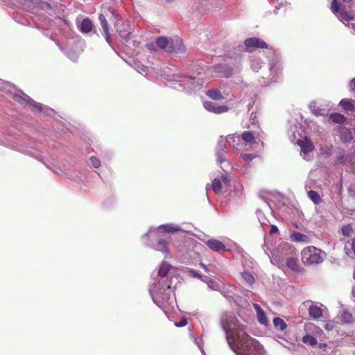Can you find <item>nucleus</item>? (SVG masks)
<instances>
[{
	"label": "nucleus",
	"instance_id": "f257e3e1",
	"mask_svg": "<svg viewBox=\"0 0 355 355\" xmlns=\"http://www.w3.org/2000/svg\"><path fill=\"white\" fill-rule=\"evenodd\" d=\"M220 324L230 347L236 355H266L263 346L245 332V322L239 321L233 313H223Z\"/></svg>",
	"mask_w": 355,
	"mask_h": 355
},
{
	"label": "nucleus",
	"instance_id": "f03ea898",
	"mask_svg": "<svg viewBox=\"0 0 355 355\" xmlns=\"http://www.w3.org/2000/svg\"><path fill=\"white\" fill-rule=\"evenodd\" d=\"M172 266L163 262L157 271L152 273L155 282L150 285L149 292L155 304L164 312L173 308L175 304L173 291V277Z\"/></svg>",
	"mask_w": 355,
	"mask_h": 355
},
{
	"label": "nucleus",
	"instance_id": "7ed1b4c3",
	"mask_svg": "<svg viewBox=\"0 0 355 355\" xmlns=\"http://www.w3.org/2000/svg\"><path fill=\"white\" fill-rule=\"evenodd\" d=\"M182 230L180 225L174 223H167L160 225L157 227H151L148 232L144 236L148 241H146V244L155 249L156 250L167 254L168 252V243L159 238L160 234L162 232L174 233Z\"/></svg>",
	"mask_w": 355,
	"mask_h": 355
},
{
	"label": "nucleus",
	"instance_id": "20e7f679",
	"mask_svg": "<svg viewBox=\"0 0 355 355\" xmlns=\"http://www.w3.org/2000/svg\"><path fill=\"white\" fill-rule=\"evenodd\" d=\"M326 257V253L314 246H309L302 251V261L305 266L321 263Z\"/></svg>",
	"mask_w": 355,
	"mask_h": 355
},
{
	"label": "nucleus",
	"instance_id": "39448f33",
	"mask_svg": "<svg viewBox=\"0 0 355 355\" xmlns=\"http://www.w3.org/2000/svg\"><path fill=\"white\" fill-rule=\"evenodd\" d=\"M294 252V248L288 243L282 242L273 250L271 262L279 266L282 264Z\"/></svg>",
	"mask_w": 355,
	"mask_h": 355
},
{
	"label": "nucleus",
	"instance_id": "423d86ee",
	"mask_svg": "<svg viewBox=\"0 0 355 355\" xmlns=\"http://www.w3.org/2000/svg\"><path fill=\"white\" fill-rule=\"evenodd\" d=\"M14 98L25 104L29 105L31 107L36 110L38 112H42L46 115L52 116L54 113L53 109L46 106H43L42 104L35 102L31 97L25 94L21 91H19L14 94Z\"/></svg>",
	"mask_w": 355,
	"mask_h": 355
},
{
	"label": "nucleus",
	"instance_id": "0eeeda50",
	"mask_svg": "<svg viewBox=\"0 0 355 355\" xmlns=\"http://www.w3.org/2000/svg\"><path fill=\"white\" fill-rule=\"evenodd\" d=\"M263 132H243L240 137L243 142L244 150H248L252 144L257 143V140L261 141V139L263 138Z\"/></svg>",
	"mask_w": 355,
	"mask_h": 355
},
{
	"label": "nucleus",
	"instance_id": "6e6552de",
	"mask_svg": "<svg viewBox=\"0 0 355 355\" xmlns=\"http://www.w3.org/2000/svg\"><path fill=\"white\" fill-rule=\"evenodd\" d=\"M302 306L308 309L309 315L313 320H318L322 317V304L314 303L311 300H308L303 302L302 304Z\"/></svg>",
	"mask_w": 355,
	"mask_h": 355
},
{
	"label": "nucleus",
	"instance_id": "1a4fd4ad",
	"mask_svg": "<svg viewBox=\"0 0 355 355\" xmlns=\"http://www.w3.org/2000/svg\"><path fill=\"white\" fill-rule=\"evenodd\" d=\"M297 144L301 148V155L305 160H310L312 158L311 153L314 148L312 142L305 137L304 139L297 140Z\"/></svg>",
	"mask_w": 355,
	"mask_h": 355
},
{
	"label": "nucleus",
	"instance_id": "9d476101",
	"mask_svg": "<svg viewBox=\"0 0 355 355\" xmlns=\"http://www.w3.org/2000/svg\"><path fill=\"white\" fill-rule=\"evenodd\" d=\"M243 141L239 136H236L235 135H229L226 137L224 140V144H226V147L229 146L234 150L240 153L244 151V146L243 145Z\"/></svg>",
	"mask_w": 355,
	"mask_h": 355
},
{
	"label": "nucleus",
	"instance_id": "9b49d317",
	"mask_svg": "<svg viewBox=\"0 0 355 355\" xmlns=\"http://www.w3.org/2000/svg\"><path fill=\"white\" fill-rule=\"evenodd\" d=\"M244 44L245 49L251 52L254 49L260 48V49H266L267 44L263 41L262 40L257 37H250L248 38L245 40Z\"/></svg>",
	"mask_w": 355,
	"mask_h": 355
},
{
	"label": "nucleus",
	"instance_id": "f8f14e48",
	"mask_svg": "<svg viewBox=\"0 0 355 355\" xmlns=\"http://www.w3.org/2000/svg\"><path fill=\"white\" fill-rule=\"evenodd\" d=\"M168 53H174L180 54L185 52V47L183 44L182 40L180 38H176L171 40L170 45L166 49Z\"/></svg>",
	"mask_w": 355,
	"mask_h": 355
},
{
	"label": "nucleus",
	"instance_id": "ddd939ff",
	"mask_svg": "<svg viewBox=\"0 0 355 355\" xmlns=\"http://www.w3.org/2000/svg\"><path fill=\"white\" fill-rule=\"evenodd\" d=\"M225 148H227L226 144H224V139L223 137H220L216 148V160L218 163L221 164L226 161V152Z\"/></svg>",
	"mask_w": 355,
	"mask_h": 355
},
{
	"label": "nucleus",
	"instance_id": "4468645a",
	"mask_svg": "<svg viewBox=\"0 0 355 355\" xmlns=\"http://www.w3.org/2000/svg\"><path fill=\"white\" fill-rule=\"evenodd\" d=\"M203 106L207 111L215 114L226 112L229 110L228 107L226 105H218L211 101H205L203 103Z\"/></svg>",
	"mask_w": 355,
	"mask_h": 355
},
{
	"label": "nucleus",
	"instance_id": "2eb2a0df",
	"mask_svg": "<svg viewBox=\"0 0 355 355\" xmlns=\"http://www.w3.org/2000/svg\"><path fill=\"white\" fill-rule=\"evenodd\" d=\"M205 243L210 250L216 252L227 250L225 245L221 241L216 239H208L205 241Z\"/></svg>",
	"mask_w": 355,
	"mask_h": 355
},
{
	"label": "nucleus",
	"instance_id": "dca6fc26",
	"mask_svg": "<svg viewBox=\"0 0 355 355\" xmlns=\"http://www.w3.org/2000/svg\"><path fill=\"white\" fill-rule=\"evenodd\" d=\"M337 134L344 143L350 142L352 139L351 131L345 127H338L337 129Z\"/></svg>",
	"mask_w": 355,
	"mask_h": 355
},
{
	"label": "nucleus",
	"instance_id": "f3484780",
	"mask_svg": "<svg viewBox=\"0 0 355 355\" xmlns=\"http://www.w3.org/2000/svg\"><path fill=\"white\" fill-rule=\"evenodd\" d=\"M339 106L341 107L345 112H355L354 100L343 98L340 101Z\"/></svg>",
	"mask_w": 355,
	"mask_h": 355
},
{
	"label": "nucleus",
	"instance_id": "a211bd4d",
	"mask_svg": "<svg viewBox=\"0 0 355 355\" xmlns=\"http://www.w3.org/2000/svg\"><path fill=\"white\" fill-rule=\"evenodd\" d=\"M98 19H99L101 26L103 28L105 40L107 41V43L110 44L111 39H110V33H109V26H108L107 19L103 14H101L99 15Z\"/></svg>",
	"mask_w": 355,
	"mask_h": 355
},
{
	"label": "nucleus",
	"instance_id": "6ab92c4d",
	"mask_svg": "<svg viewBox=\"0 0 355 355\" xmlns=\"http://www.w3.org/2000/svg\"><path fill=\"white\" fill-rule=\"evenodd\" d=\"M309 107L311 112L315 116H325L328 114V110L320 107L316 101L311 102Z\"/></svg>",
	"mask_w": 355,
	"mask_h": 355
},
{
	"label": "nucleus",
	"instance_id": "aec40b11",
	"mask_svg": "<svg viewBox=\"0 0 355 355\" xmlns=\"http://www.w3.org/2000/svg\"><path fill=\"white\" fill-rule=\"evenodd\" d=\"M79 27L82 33H88L94 27L93 21L89 18H85L81 21Z\"/></svg>",
	"mask_w": 355,
	"mask_h": 355
},
{
	"label": "nucleus",
	"instance_id": "412c9836",
	"mask_svg": "<svg viewBox=\"0 0 355 355\" xmlns=\"http://www.w3.org/2000/svg\"><path fill=\"white\" fill-rule=\"evenodd\" d=\"M291 238L293 241H297V242H303L305 243H309L311 241L309 236L302 234L298 232H295L291 234Z\"/></svg>",
	"mask_w": 355,
	"mask_h": 355
},
{
	"label": "nucleus",
	"instance_id": "4be33fe9",
	"mask_svg": "<svg viewBox=\"0 0 355 355\" xmlns=\"http://www.w3.org/2000/svg\"><path fill=\"white\" fill-rule=\"evenodd\" d=\"M171 41L166 37H159L156 39V45L158 49H164L166 51Z\"/></svg>",
	"mask_w": 355,
	"mask_h": 355
},
{
	"label": "nucleus",
	"instance_id": "5701e85b",
	"mask_svg": "<svg viewBox=\"0 0 355 355\" xmlns=\"http://www.w3.org/2000/svg\"><path fill=\"white\" fill-rule=\"evenodd\" d=\"M207 96L214 100H221L223 98L220 91L218 89H211L206 92Z\"/></svg>",
	"mask_w": 355,
	"mask_h": 355
},
{
	"label": "nucleus",
	"instance_id": "b1692460",
	"mask_svg": "<svg viewBox=\"0 0 355 355\" xmlns=\"http://www.w3.org/2000/svg\"><path fill=\"white\" fill-rule=\"evenodd\" d=\"M340 21H349V20L353 19V15L345 10V9H340L338 14H336Z\"/></svg>",
	"mask_w": 355,
	"mask_h": 355
},
{
	"label": "nucleus",
	"instance_id": "393cba45",
	"mask_svg": "<svg viewBox=\"0 0 355 355\" xmlns=\"http://www.w3.org/2000/svg\"><path fill=\"white\" fill-rule=\"evenodd\" d=\"M286 266L293 271H297L299 265L297 262V259L293 257H288L286 259Z\"/></svg>",
	"mask_w": 355,
	"mask_h": 355
},
{
	"label": "nucleus",
	"instance_id": "a878e982",
	"mask_svg": "<svg viewBox=\"0 0 355 355\" xmlns=\"http://www.w3.org/2000/svg\"><path fill=\"white\" fill-rule=\"evenodd\" d=\"M329 118L333 122L340 124L343 123L346 120V117L339 113L331 114Z\"/></svg>",
	"mask_w": 355,
	"mask_h": 355
},
{
	"label": "nucleus",
	"instance_id": "bb28decb",
	"mask_svg": "<svg viewBox=\"0 0 355 355\" xmlns=\"http://www.w3.org/2000/svg\"><path fill=\"white\" fill-rule=\"evenodd\" d=\"M273 324L275 328L280 331H284L286 329V323L280 318H275L273 319Z\"/></svg>",
	"mask_w": 355,
	"mask_h": 355
},
{
	"label": "nucleus",
	"instance_id": "cd10ccee",
	"mask_svg": "<svg viewBox=\"0 0 355 355\" xmlns=\"http://www.w3.org/2000/svg\"><path fill=\"white\" fill-rule=\"evenodd\" d=\"M308 196L315 205H319L322 200L318 192L315 191H309Z\"/></svg>",
	"mask_w": 355,
	"mask_h": 355
},
{
	"label": "nucleus",
	"instance_id": "c85d7f7f",
	"mask_svg": "<svg viewBox=\"0 0 355 355\" xmlns=\"http://www.w3.org/2000/svg\"><path fill=\"white\" fill-rule=\"evenodd\" d=\"M302 342L305 344L309 345L310 346H315L318 343L317 339L311 335H306L303 336Z\"/></svg>",
	"mask_w": 355,
	"mask_h": 355
},
{
	"label": "nucleus",
	"instance_id": "c756f323",
	"mask_svg": "<svg viewBox=\"0 0 355 355\" xmlns=\"http://www.w3.org/2000/svg\"><path fill=\"white\" fill-rule=\"evenodd\" d=\"M341 320L345 323H352L354 322V318L352 315L349 311H343L341 313Z\"/></svg>",
	"mask_w": 355,
	"mask_h": 355
},
{
	"label": "nucleus",
	"instance_id": "7c9ffc66",
	"mask_svg": "<svg viewBox=\"0 0 355 355\" xmlns=\"http://www.w3.org/2000/svg\"><path fill=\"white\" fill-rule=\"evenodd\" d=\"M211 187L215 193H219L221 191L222 184L220 179L216 178L214 179Z\"/></svg>",
	"mask_w": 355,
	"mask_h": 355
},
{
	"label": "nucleus",
	"instance_id": "2f4dec72",
	"mask_svg": "<svg viewBox=\"0 0 355 355\" xmlns=\"http://www.w3.org/2000/svg\"><path fill=\"white\" fill-rule=\"evenodd\" d=\"M262 61L259 58H253L251 60V68L253 71H258L261 68Z\"/></svg>",
	"mask_w": 355,
	"mask_h": 355
},
{
	"label": "nucleus",
	"instance_id": "473e14b6",
	"mask_svg": "<svg viewBox=\"0 0 355 355\" xmlns=\"http://www.w3.org/2000/svg\"><path fill=\"white\" fill-rule=\"evenodd\" d=\"M207 286L209 288L213 291H220L221 284L218 282L215 281L212 279L210 281H209Z\"/></svg>",
	"mask_w": 355,
	"mask_h": 355
},
{
	"label": "nucleus",
	"instance_id": "72a5a7b5",
	"mask_svg": "<svg viewBox=\"0 0 355 355\" xmlns=\"http://www.w3.org/2000/svg\"><path fill=\"white\" fill-rule=\"evenodd\" d=\"M242 277L250 285H252L254 283V277L250 272H243Z\"/></svg>",
	"mask_w": 355,
	"mask_h": 355
},
{
	"label": "nucleus",
	"instance_id": "f704fd0d",
	"mask_svg": "<svg viewBox=\"0 0 355 355\" xmlns=\"http://www.w3.org/2000/svg\"><path fill=\"white\" fill-rule=\"evenodd\" d=\"M258 321L264 325H266L268 324L267 318L263 312V311L257 313Z\"/></svg>",
	"mask_w": 355,
	"mask_h": 355
},
{
	"label": "nucleus",
	"instance_id": "c9c22d12",
	"mask_svg": "<svg viewBox=\"0 0 355 355\" xmlns=\"http://www.w3.org/2000/svg\"><path fill=\"white\" fill-rule=\"evenodd\" d=\"M331 10L335 15L340 10V6L337 0H332Z\"/></svg>",
	"mask_w": 355,
	"mask_h": 355
},
{
	"label": "nucleus",
	"instance_id": "e433bc0d",
	"mask_svg": "<svg viewBox=\"0 0 355 355\" xmlns=\"http://www.w3.org/2000/svg\"><path fill=\"white\" fill-rule=\"evenodd\" d=\"M115 27L117 29V31L119 32V34L120 35V36L124 39V40H128L130 37V32L128 31L127 30H119V28H118V24H115Z\"/></svg>",
	"mask_w": 355,
	"mask_h": 355
},
{
	"label": "nucleus",
	"instance_id": "4c0bfd02",
	"mask_svg": "<svg viewBox=\"0 0 355 355\" xmlns=\"http://www.w3.org/2000/svg\"><path fill=\"white\" fill-rule=\"evenodd\" d=\"M341 232L343 236H349L352 232V228L349 225H345L342 227Z\"/></svg>",
	"mask_w": 355,
	"mask_h": 355
},
{
	"label": "nucleus",
	"instance_id": "58836bf2",
	"mask_svg": "<svg viewBox=\"0 0 355 355\" xmlns=\"http://www.w3.org/2000/svg\"><path fill=\"white\" fill-rule=\"evenodd\" d=\"M270 70L271 73H277L281 70V65L278 63L270 64Z\"/></svg>",
	"mask_w": 355,
	"mask_h": 355
},
{
	"label": "nucleus",
	"instance_id": "ea45409f",
	"mask_svg": "<svg viewBox=\"0 0 355 355\" xmlns=\"http://www.w3.org/2000/svg\"><path fill=\"white\" fill-rule=\"evenodd\" d=\"M90 161L93 166L95 168H98L101 165L100 160L94 156L90 157Z\"/></svg>",
	"mask_w": 355,
	"mask_h": 355
},
{
	"label": "nucleus",
	"instance_id": "a19ab883",
	"mask_svg": "<svg viewBox=\"0 0 355 355\" xmlns=\"http://www.w3.org/2000/svg\"><path fill=\"white\" fill-rule=\"evenodd\" d=\"M241 157L243 159L247 162L252 161L254 158L257 157L254 154H241Z\"/></svg>",
	"mask_w": 355,
	"mask_h": 355
},
{
	"label": "nucleus",
	"instance_id": "79ce46f5",
	"mask_svg": "<svg viewBox=\"0 0 355 355\" xmlns=\"http://www.w3.org/2000/svg\"><path fill=\"white\" fill-rule=\"evenodd\" d=\"M188 272L193 277L202 278V275L193 269H189Z\"/></svg>",
	"mask_w": 355,
	"mask_h": 355
},
{
	"label": "nucleus",
	"instance_id": "37998d69",
	"mask_svg": "<svg viewBox=\"0 0 355 355\" xmlns=\"http://www.w3.org/2000/svg\"><path fill=\"white\" fill-rule=\"evenodd\" d=\"M146 48L149 50V51H155L157 50L158 47L156 45V42L155 43L153 42H151V43H148L146 45Z\"/></svg>",
	"mask_w": 355,
	"mask_h": 355
},
{
	"label": "nucleus",
	"instance_id": "c03bdc74",
	"mask_svg": "<svg viewBox=\"0 0 355 355\" xmlns=\"http://www.w3.org/2000/svg\"><path fill=\"white\" fill-rule=\"evenodd\" d=\"M187 324V320L186 318H182L179 322H176L175 325L178 327H183Z\"/></svg>",
	"mask_w": 355,
	"mask_h": 355
},
{
	"label": "nucleus",
	"instance_id": "a18cd8bd",
	"mask_svg": "<svg viewBox=\"0 0 355 355\" xmlns=\"http://www.w3.org/2000/svg\"><path fill=\"white\" fill-rule=\"evenodd\" d=\"M221 182H223L224 184L229 186L230 184V180L228 177L225 174H222L221 175Z\"/></svg>",
	"mask_w": 355,
	"mask_h": 355
},
{
	"label": "nucleus",
	"instance_id": "49530a36",
	"mask_svg": "<svg viewBox=\"0 0 355 355\" xmlns=\"http://www.w3.org/2000/svg\"><path fill=\"white\" fill-rule=\"evenodd\" d=\"M348 86L350 91L355 92V78L349 81Z\"/></svg>",
	"mask_w": 355,
	"mask_h": 355
},
{
	"label": "nucleus",
	"instance_id": "de8ad7c7",
	"mask_svg": "<svg viewBox=\"0 0 355 355\" xmlns=\"http://www.w3.org/2000/svg\"><path fill=\"white\" fill-rule=\"evenodd\" d=\"M257 216L259 218V222L261 224H266L267 219L265 218L264 217H261V215H262V212L261 211H259L257 212Z\"/></svg>",
	"mask_w": 355,
	"mask_h": 355
},
{
	"label": "nucleus",
	"instance_id": "09e8293b",
	"mask_svg": "<svg viewBox=\"0 0 355 355\" xmlns=\"http://www.w3.org/2000/svg\"><path fill=\"white\" fill-rule=\"evenodd\" d=\"M146 69H147V68L144 65H141V66L138 65L137 66V71L141 73H142L143 72H146Z\"/></svg>",
	"mask_w": 355,
	"mask_h": 355
},
{
	"label": "nucleus",
	"instance_id": "8fccbe9b",
	"mask_svg": "<svg viewBox=\"0 0 355 355\" xmlns=\"http://www.w3.org/2000/svg\"><path fill=\"white\" fill-rule=\"evenodd\" d=\"M253 306H254V309H255V311H256L257 313H259V312H261V311H263V310L261 309V308L260 307V306H259V304H253Z\"/></svg>",
	"mask_w": 355,
	"mask_h": 355
},
{
	"label": "nucleus",
	"instance_id": "3c124183",
	"mask_svg": "<svg viewBox=\"0 0 355 355\" xmlns=\"http://www.w3.org/2000/svg\"><path fill=\"white\" fill-rule=\"evenodd\" d=\"M200 266L206 272H209L210 270H209V268H207V266L204 264L203 263H200Z\"/></svg>",
	"mask_w": 355,
	"mask_h": 355
},
{
	"label": "nucleus",
	"instance_id": "603ef678",
	"mask_svg": "<svg viewBox=\"0 0 355 355\" xmlns=\"http://www.w3.org/2000/svg\"><path fill=\"white\" fill-rule=\"evenodd\" d=\"M200 279H201L202 282L207 283V284L208 285L209 281H210L211 279H210L209 277H206V276H202V278H200Z\"/></svg>",
	"mask_w": 355,
	"mask_h": 355
},
{
	"label": "nucleus",
	"instance_id": "864d4df0",
	"mask_svg": "<svg viewBox=\"0 0 355 355\" xmlns=\"http://www.w3.org/2000/svg\"><path fill=\"white\" fill-rule=\"evenodd\" d=\"M277 231H278L277 227L275 225H272L271 227L270 233L272 234V233L277 232Z\"/></svg>",
	"mask_w": 355,
	"mask_h": 355
},
{
	"label": "nucleus",
	"instance_id": "5fc2aeb1",
	"mask_svg": "<svg viewBox=\"0 0 355 355\" xmlns=\"http://www.w3.org/2000/svg\"><path fill=\"white\" fill-rule=\"evenodd\" d=\"M196 344L198 345V346L199 349H200V351H201L202 354L203 355H205V352H204L203 349L201 347V346H200V343H199V341H198V340H197V339H196Z\"/></svg>",
	"mask_w": 355,
	"mask_h": 355
},
{
	"label": "nucleus",
	"instance_id": "6e6d98bb",
	"mask_svg": "<svg viewBox=\"0 0 355 355\" xmlns=\"http://www.w3.org/2000/svg\"><path fill=\"white\" fill-rule=\"evenodd\" d=\"M224 296L225 297H230V295H227L226 293H225V289L224 288L220 286V291Z\"/></svg>",
	"mask_w": 355,
	"mask_h": 355
},
{
	"label": "nucleus",
	"instance_id": "4d7b16f0",
	"mask_svg": "<svg viewBox=\"0 0 355 355\" xmlns=\"http://www.w3.org/2000/svg\"><path fill=\"white\" fill-rule=\"evenodd\" d=\"M352 249L354 253L355 254V239L352 241Z\"/></svg>",
	"mask_w": 355,
	"mask_h": 355
},
{
	"label": "nucleus",
	"instance_id": "13d9d810",
	"mask_svg": "<svg viewBox=\"0 0 355 355\" xmlns=\"http://www.w3.org/2000/svg\"><path fill=\"white\" fill-rule=\"evenodd\" d=\"M70 59L73 61H76L77 60V58H78V55H72V56H70L69 55H68Z\"/></svg>",
	"mask_w": 355,
	"mask_h": 355
},
{
	"label": "nucleus",
	"instance_id": "bf43d9fd",
	"mask_svg": "<svg viewBox=\"0 0 355 355\" xmlns=\"http://www.w3.org/2000/svg\"><path fill=\"white\" fill-rule=\"evenodd\" d=\"M352 297L355 300V286H353V288H352Z\"/></svg>",
	"mask_w": 355,
	"mask_h": 355
},
{
	"label": "nucleus",
	"instance_id": "052dcab7",
	"mask_svg": "<svg viewBox=\"0 0 355 355\" xmlns=\"http://www.w3.org/2000/svg\"><path fill=\"white\" fill-rule=\"evenodd\" d=\"M348 26L349 28H352L355 29V24L354 23L349 24Z\"/></svg>",
	"mask_w": 355,
	"mask_h": 355
},
{
	"label": "nucleus",
	"instance_id": "680f3d73",
	"mask_svg": "<svg viewBox=\"0 0 355 355\" xmlns=\"http://www.w3.org/2000/svg\"><path fill=\"white\" fill-rule=\"evenodd\" d=\"M243 126L244 128H250V125H248L247 123H244V122H243Z\"/></svg>",
	"mask_w": 355,
	"mask_h": 355
},
{
	"label": "nucleus",
	"instance_id": "e2e57ef3",
	"mask_svg": "<svg viewBox=\"0 0 355 355\" xmlns=\"http://www.w3.org/2000/svg\"><path fill=\"white\" fill-rule=\"evenodd\" d=\"M176 0H166V1L168 3H173L174 1H175Z\"/></svg>",
	"mask_w": 355,
	"mask_h": 355
},
{
	"label": "nucleus",
	"instance_id": "0e129e2a",
	"mask_svg": "<svg viewBox=\"0 0 355 355\" xmlns=\"http://www.w3.org/2000/svg\"><path fill=\"white\" fill-rule=\"evenodd\" d=\"M255 119H256V116L254 115V116H253V118L252 119V123H255Z\"/></svg>",
	"mask_w": 355,
	"mask_h": 355
},
{
	"label": "nucleus",
	"instance_id": "69168bd1",
	"mask_svg": "<svg viewBox=\"0 0 355 355\" xmlns=\"http://www.w3.org/2000/svg\"><path fill=\"white\" fill-rule=\"evenodd\" d=\"M344 2H350L351 0H343Z\"/></svg>",
	"mask_w": 355,
	"mask_h": 355
},
{
	"label": "nucleus",
	"instance_id": "338daca9",
	"mask_svg": "<svg viewBox=\"0 0 355 355\" xmlns=\"http://www.w3.org/2000/svg\"><path fill=\"white\" fill-rule=\"evenodd\" d=\"M209 187H210V184H207V189H208V188H209Z\"/></svg>",
	"mask_w": 355,
	"mask_h": 355
},
{
	"label": "nucleus",
	"instance_id": "774afa93",
	"mask_svg": "<svg viewBox=\"0 0 355 355\" xmlns=\"http://www.w3.org/2000/svg\"><path fill=\"white\" fill-rule=\"evenodd\" d=\"M354 279H355V272H354Z\"/></svg>",
	"mask_w": 355,
	"mask_h": 355
}]
</instances>
